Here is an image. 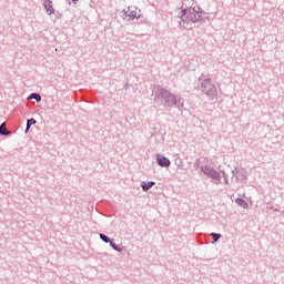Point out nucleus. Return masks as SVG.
<instances>
[{
  "instance_id": "2eb2a0df",
  "label": "nucleus",
  "mask_w": 284,
  "mask_h": 284,
  "mask_svg": "<svg viewBox=\"0 0 284 284\" xmlns=\"http://www.w3.org/2000/svg\"><path fill=\"white\" fill-rule=\"evenodd\" d=\"M71 1H73V2H74V1H77V0H71Z\"/></svg>"
},
{
  "instance_id": "f8f14e48",
  "label": "nucleus",
  "mask_w": 284,
  "mask_h": 284,
  "mask_svg": "<svg viewBox=\"0 0 284 284\" xmlns=\"http://www.w3.org/2000/svg\"><path fill=\"white\" fill-rule=\"evenodd\" d=\"M110 245H111V247H113V250L119 251V247H116V244H114L113 242H110Z\"/></svg>"
},
{
  "instance_id": "4468645a",
  "label": "nucleus",
  "mask_w": 284,
  "mask_h": 284,
  "mask_svg": "<svg viewBox=\"0 0 284 284\" xmlns=\"http://www.w3.org/2000/svg\"><path fill=\"white\" fill-rule=\"evenodd\" d=\"M213 176H216V173H213Z\"/></svg>"
},
{
  "instance_id": "423d86ee",
  "label": "nucleus",
  "mask_w": 284,
  "mask_h": 284,
  "mask_svg": "<svg viewBox=\"0 0 284 284\" xmlns=\"http://www.w3.org/2000/svg\"><path fill=\"white\" fill-rule=\"evenodd\" d=\"M153 185H154V182H148V183L143 182L142 189L144 190V192H148V190H150V187H153Z\"/></svg>"
},
{
  "instance_id": "7ed1b4c3",
  "label": "nucleus",
  "mask_w": 284,
  "mask_h": 284,
  "mask_svg": "<svg viewBox=\"0 0 284 284\" xmlns=\"http://www.w3.org/2000/svg\"><path fill=\"white\" fill-rule=\"evenodd\" d=\"M203 85H204V92H205V94H210V92H214V85H212L210 82H204L203 83ZM207 88H209V90H207Z\"/></svg>"
},
{
  "instance_id": "39448f33",
  "label": "nucleus",
  "mask_w": 284,
  "mask_h": 284,
  "mask_svg": "<svg viewBox=\"0 0 284 284\" xmlns=\"http://www.w3.org/2000/svg\"><path fill=\"white\" fill-rule=\"evenodd\" d=\"M0 134H3L4 136H8V134H10L8 132V129H6V122H3L1 125H0Z\"/></svg>"
},
{
  "instance_id": "6e6552de",
  "label": "nucleus",
  "mask_w": 284,
  "mask_h": 284,
  "mask_svg": "<svg viewBox=\"0 0 284 284\" xmlns=\"http://www.w3.org/2000/svg\"><path fill=\"white\" fill-rule=\"evenodd\" d=\"M37 123V120L34 119H30L27 121V129L26 132H28V130H30V125H34Z\"/></svg>"
},
{
  "instance_id": "ddd939ff",
  "label": "nucleus",
  "mask_w": 284,
  "mask_h": 284,
  "mask_svg": "<svg viewBox=\"0 0 284 284\" xmlns=\"http://www.w3.org/2000/svg\"><path fill=\"white\" fill-rule=\"evenodd\" d=\"M191 21H196V20H194V18H191Z\"/></svg>"
},
{
  "instance_id": "1a4fd4ad",
  "label": "nucleus",
  "mask_w": 284,
  "mask_h": 284,
  "mask_svg": "<svg viewBox=\"0 0 284 284\" xmlns=\"http://www.w3.org/2000/svg\"><path fill=\"white\" fill-rule=\"evenodd\" d=\"M30 99H36V101L39 103V101H41V95L40 94H37V93H32L30 95Z\"/></svg>"
},
{
  "instance_id": "0eeeda50",
  "label": "nucleus",
  "mask_w": 284,
  "mask_h": 284,
  "mask_svg": "<svg viewBox=\"0 0 284 284\" xmlns=\"http://www.w3.org/2000/svg\"><path fill=\"white\" fill-rule=\"evenodd\" d=\"M236 203H237V205H240V207H243L244 210L247 207V204L245 203V200H243V199H237Z\"/></svg>"
},
{
  "instance_id": "f257e3e1",
  "label": "nucleus",
  "mask_w": 284,
  "mask_h": 284,
  "mask_svg": "<svg viewBox=\"0 0 284 284\" xmlns=\"http://www.w3.org/2000/svg\"><path fill=\"white\" fill-rule=\"evenodd\" d=\"M158 163L161 168H170V160L165 156L158 155Z\"/></svg>"
},
{
  "instance_id": "f03ea898",
  "label": "nucleus",
  "mask_w": 284,
  "mask_h": 284,
  "mask_svg": "<svg viewBox=\"0 0 284 284\" xmlns=\"http://www.w3.org/2000/svg\"><path fill=\"white\" fill-rule=\"evenodd\" d=\"M44 8H45L48 14H52L54 12V8L52 7V1H50V0H47L44 2Z\"/></svg>"
},
{
  "instance_id": "20e7f679",
  "label": "nucleus",
  "mask_w": 284,
  "mask_h": 284,
  "mask_svg": "<svg viewBox=\"0 0 284 284\" xmlns=\"http://www.w3.org/2000/svg\"><path fill=\"white\" fill-rule=\"evenodd\" d=\"M166 103L169 105H174V103H176V95L169 93L168 99H166Z\"/></svg>"
},
{
  "instance_id": "9d476101",
  "label": "nucleus",
  "mask_w": 284,
  "mask_h": 284,
  "mask_svg": "<svg viewBox=\"0 0 284 284\" xmlns=\"http://www.w3.org/2000/svg\"><path fill=\"white\" fill-rule=\"evenodd\" d=\"M211 236L213 237V241L216 243V241H219V239H221V234L219 233H211Z\"/></svg>"
},
{
  "instance_id": "9b49d317",
  "label": "nucleus",
  "mask_w": 284,
  "mask_h": 284,
  "mask_svg": "<svg viewBox=\"0 0 284 284\" xmlns=\"http://www.w3.org/2000/svg\"><path fill=\"white\" fill-rule=\"evenodd\" d=\"M100 239H101L104 243H111V242H110V237H108V236L104 235V234H100Z\"/></svg>"
}]
</instances>
